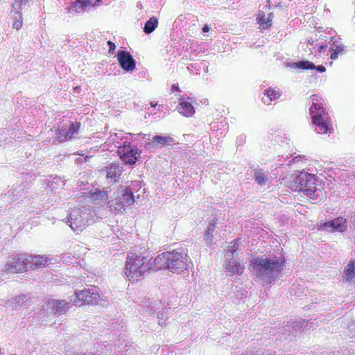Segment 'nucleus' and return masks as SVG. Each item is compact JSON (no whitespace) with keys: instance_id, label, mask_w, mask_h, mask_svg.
Instances as JSON below:
<instances>
[{"instance_id":"25","label":"nucleus","mask_w":355,"mask_h":355,"mask_svg":"<svg viewBox=\"0 0 355 355\" xmlns=\"http://www.w3.org/2000/svg\"><path fill=\"white\" fill-rule=\"evenodd\" d=\"M158 20L156 17H151L145 24L144 31L146 33H150L157 27Z\"/></svg>"},{"instance_id":"31","label":"nucleus","mask_w":355,"mask_h":355,"mask_svg":"<svg viewBox=\"0 0 355 355\" xmlns=\"http://www.w3.org/2000/svg\"><path fill=\"white\" fill-rule=\"evenodd\" d=\"M92 198L94 200L105 201L107 199V195L105 191H96L92 193Z\"/></svg>"},{"instance_id":"24","label":"nucleus","mask_w":355,"mask_h":355,"mask_svg":"<svg viewBox=\"0 0 355 355\" xmlns=\"http://www.w3.org/2000/svg\"><path fill=\"white\" fill-rule=\"evenodd\" d=\"M256 182L259 185L265 184L268 180V172L264 171L263 169H257L254 171V174Z\"/></svg>"},{"instance_id":"9","label":"nucleus","mask_w":355,"mask_h":355,"mask_svg":"<svg viewBox=\"0 0 355 355\" xmlns=\"http://www.w3.org/2000/svg\"><path fill=\"white\" fill-rule=\"evenodd\" d=\"M75 296L76 300H73V302L78 306L92 304L94 302H96L99 297L97 293L91 292L90 289L87 288L76 291Z\"/></svg>"},{"instance_id":"29","label":"nucleus","mask_w":355,"mask_h":355,"mask_svg":"<svg viewBox=\"0 0 355 355\" xmlns=\"http://www.w3.org/2000/svg\"><path fill=\"white\" fill-rule=\"evenodd\" d=\"M295 64L297 68L302 69H313L315 68V65L309 60H302L297 62Z\"/></svg>"},{"instance_id":"5","label":"nucleus","mask_w":355,"mask_h":355,"mask_svg":"<svg viewBox=\"0 0 355 355\" xmlns=\"http://www.w3.org/2000/svg\"><path fill=\"white\" fill-rule=\"evenodd\" d=\"M305 179L306 184H303L304 187V189L302 190L303 194L313 200V203L322 201L325 197V191L315 186H311V184H315L316 181L315 176L311 174H306Z\"/></svg>"},{"instance_id":"21","label":"nucleus","mask_w":355,"mask_h":355,"mask_svg":"<svg viewBox=\"0 0 355 355\" xmlns=\"http://www.w3.org/2000/svg\"><path fill=\"white\" fill-rule=\"evenodd\" d=\"M173 141V138L171 136L155 135L152 138V141L159 147L171 145Z\"/></svg>"},{"instance_id":"3","label":"nucleus","mask_w":355,"mask_h":355,"mask_svg":"<svg viewBox=\"0 0 355 355\" xmlns=\"http://www.w3.org/2000/svg\"><path fill=\"white\" fill-rule=\"evenodd\" d=\"M169 270L173 272L180 273L189 268V257L182 249L168 251Z\"/></svg>"},{"instance_id":"26","label":"nucleus","mask_w":355,"mask_h":355,"mask_svg":"<svg viewBox=\"0 0 355 355\" xmlns=\"http://www.w3.org/2000/svg\"><path fill=\"white\" fill-rule=\"evenodd\" d=\"M216 224V219L214 218L211 220V222L209 223V226L207 227V230H205V239L206 241H208L209 243H211L214 232L215 230Z\"/></svg>"},{"instance_id":"4","label":"nucleus","mask_w":355,"mask_h":355,"mask_svg":"<svg viewBox=\"0 0 355 355\" xmlns=\"http://www.w3.org/2000/svg\"><path fill=\"white\" fill-rule=\"evenodd\" d=\"M120 194L110 202V207L114 214L121 213L135 202V196L131 188L121 186Z\"/></svg>"},{"instance_id":"16","label":"nucleus","mask_w":355,"mask_h":355,"mask_svg":"<svg viewBox=\"0 0 355 355\" xmlns=\"http://www.w3.org/2000/svg\"><path fill=\"white\" fill-rule=\"evenodd\" d=\"M28 269H36L44 267L47 263V258L42 255L28 256Z\"/></svg>"},{"instance_id":"6","label":"nucleus","mask_w":355,"mask_h":355,"mask_svg":"<svg viewBox=\"0 0 355 355\" xmlns=\"http://www.w3.org/2000/svg\"><path fill=\"white\" fill-rule=\"evenodd\" d=\"M28 270V258L22 254H12L4 267V271L7 273L23 272Z\"/></svg>"},{"instance_id":"32","label":"nucleus","mask_w":355,"mask_h":355,"mask_svg":"<svg viewBox=\"0 0 355 355\" xmlns=\"http://www.w3.org/2000/svg\"><path fill=\"white\" fill-rule=\"evenodd\" d=\"M27 0H15L12 5V11L15 12H20L22 5L26 3Z\"/></svg>"},{"instance_id":"39","label":"nucleus","mask_w":355,"mask_h":355,"mask_svg":"<svg viewBox=\"0 0 355 355\" xmlns=\"http://www.w3.org/2000/svg\"><path fill=\"white\" fill-rule=\"evenodd\" d=\"M209 30H210V28L207 25H205L202 27V31L203 32H208V31H209Z\"/></svg>"},{"instance_id":"38","label":"nucleus","mask_w":355,"mask_h":355,"mask_svg":"<svg viewBox=\"0 0 355 355\" xmlns=\"http://www.w3.org/2000/svg\"><path fill=\"white\" fill-rule=\"evenodd\" d=\"M326 48H327V46L320 45L318 47L319 53H322V51H324Z\"/></svg>"},{"instance_id":"10","label":"nucleus","mask_w":355,"mask_h":355,"mask_svg":"<svg viewBox=\"0 0 355 355\" xmlns=\"http://www.w3.org/2000/svg\"><path fill=\"white\" fill-rule=\"evenodd\" d=\"M46 309L54 315L65 314L69 310V303L63 300L49 299L46 301Z\"/></svg>"},{"instance_id":"27","label":"nucleus","mask_w":355,"mask_h":355,"mask_svg":"<svg viewBox=\"0 0 355 355\" xmlns=\"http://www.w3.org/2000/svg\"><path fill=\"white\" fill-rule=\"evenodd\" d=\"M264 94H265V95L267 96L268 100L266 101L264 98H263V100L264 103H267V104H270L272 101L277 99L280 96V94L279 93V92L275 91L272 89H266L265 91Z\"/></svg>"},{"instance_id":"20","label":"nucleus","mask_w":355,"mask_h":355,"mask_svg":"<svg viewBox=\"0 0 355 355\" xmlns=\"http://www.w3.org/2000/svg\"><path fill=\"white\" fill-rule=\"evenodd\" d=\"M121 168L116 164H112L107 167L106 178L116 181V178L121 175Z\"/></svg>"},{"instance_id":"7","label":"nucleus","mask_w":355,"mask_h":355,"mask_svg":"<svg viewBox=\"0 0 355 355\" xmlns=\"http://www.w3.org/2000/svg\"><path fill=\"white\" fill-rule=\"evenodd\" d=\"M118 155L125 164H135L139 157L138 149L130 144H124L117 150Z\"/></svg>"},{"instance_id":"33","label":"nucleus","mask_w":355,"mask_h":355,"mask_svg":"<svg viewBox=\"0 0 355 355\" xmlns=\"http://www.w3.org/2000/svg\"><path fill=\"white\" fill-rule=\"evenodd\" d=\"M332 51H335L337 53H342L345 51V46L343 44L335 45L331 48Z\"/></svg>"},{"instance_id":"11","label":"nucleus","mask_w":355,"mask_h":355,"mask_svg":"<svg viewBox=\"0 0 355 355\" xmlns=\"http://www.w3.org/2000/svg\"><path fill=\"white\" fill-rule=\"evenodd\" d=\"M117 60L120 67L125 71H131L135 69L136 63L130 53L119 51L117 53Z\"/></svg>"},{"instance_id":"8","label":"nucleus","mask_w":355,"mask_h":355,"mask_svg":"<svg viewBox=\"0 0 355 355\" xmlns=\"http://www.w3.org/2000/svg\"><path fill=\"white\" fill-rule=\"evenodd\" d=\"M312 123L318 128L322 134L331 133L333 127L328 112L323 114H317L311 117Z\"/></svg>"},{"instance_id":"19","label":"nucleus","mask_w":355,"mask_h":355,"mask_svg":"<svg viewBox=\"0 0 355 355\" xmlns=\"http://www.w3.org/2000/svg\"><path fill=\"white\" fill-rule=\"evenodd\" d=\"M272 14L270 13L266 19L264 12H259L257 17V22L262 29H267L272 26Z\"/></svg>"},{"instance_id":"28","label":"nucleus","mask_w":355,"mask_h":355,"mask_svg":"<svg viewBox=\"0 0 355 355\" xmlns=\"http://www.w3.org/2000/svg\"><path fill=\"white\" fill-rule=\"evenodd\" d=\"M103 0H77L76 3L80 4L83 7L99 6Z\"/></svg>"},{"instance_id":"30","label":"nucleus","mask_w":355,"mask_h":355,"mask_svg":"<svg viewBox=\"0 0 355 355\" xmlns=\"http://www.w3.org/2000/svg\"><path fill=\"white\" fill-rule=\"evenodd\" d=\"M17 16L15 18V21L12 24V28L16 30L21 28L23 25L22 14L21 12H15Z\"/></svg>"},{"instance_id":"35","label":"nucleus","mask_w":355,"mask_h":355,"mask_svg":"<svg viewBox=\"0 0 355 355\" xmlns=\"http://www.w3.org/2000/svg\"><path fill=\"white\" fill-rule=\"evenodd\" d=\"M107 44L109 46V50H108V52L110 53H112L113 51H114V49H116V45L114 42H112V41H108L107 42Z\"/></svg>"},{"instance_id":"1","label":"nucleus","mask_w":355,"mask_h":355,"mask_svg":"<svg viewBox=\"0 0 355 355\" xmlns=\"http://www.w3.org/2000/svg\"><path fill=\"white\" fill-rule=\"evenodd\" d=\"M284 257L271 259L268 257H257L249 264L252 275L257 279H264L267 283L274 282L282 274L285 267Z\"/></svg>"},{"instance_id":"14","label":"nucleus","mask_w":355,"mask_h":355,"mask_svg":"<svg viewBox=\"0 0 355 355\" xmlns=\"http://www.w3.org/2000/svg\"><path fill=\"white\" fill-rule=\"evenodd\" d=\"M245 266L238 260L231 258L226 261V272L229 275H242L245 270Z\"/></svg>"},{"instance_id":"23","label":"nucleus","mask_w":355,"mask_h":355,"mask_svg":"<svg viewBox=\"0 0 355 355\" xmlns=\"http://www.w3.org/2000/svg\"><path fill=\"white\" fill-rule=\"evenodd\" d=\"M345 277L347 282L355 281V260H351L345 270Z\"/></svg>"},{"instance_id":"34","label":"nucleus","mask_w":355,"mask_h":355,"mask_svg":"<svg viewBox=\"0 0 355 355\" xmlns=\"http://www.w3.org/2000/svg\"><path fill=\"white\" fill-rule=\"evenodd\" d=\"M232 243L233 244L232 248V250H228V252L230 253V254L232 256L234 255V252L238 250L239 247V239L234 240Z\"/></svg>"},{"instance_id":"13","label":"nucleus","mask_w":355,"mask_h":355,"mask_svg":"<svg viewBox=\"0 0 355 355\" xmlns=\"http://www.w3.org/2000/svg\"><path fill=\"white\" fill-rule=\"evenodd\" d=\"M178 110L180 114L186 117H191L195 114V109L191 103V98L189 97L182 96L179 99Z\"/></svg>"},{"instance_id":"2","label":"nucleus","mask_w":355,"mask_h":355,"mask_svg":"<svg viewBox=\"0 0 355 355\" xmlns=\"http://www.w3.org/2000/svg\"><path fill=\"white\" fill-rule=\"evenodd\" d=\"M149 270V259L142 253L130 252L127 256L123 272L131 284L143 280L146 272Z\"/></svg>"},{"instance_id":"12","label":"nucleus","mask_w":355,"mask_h":355,"mask_svg":"<svg viewBox=\"0 0 355 355\" xmlns=\"http://www.w3.org/2000/svg\"><path fill=\"white\" fill-rule=\"evenodd\" d=\"M80 126L81 123L79 121H71L67 131L59 130L58 135L60 141L62 142L75 138L80 129Z\"/></svg>"},{"instance_id":"37","label":"nucleus","mask_w":355,"mask_h":355,"mask_svg":"<svg viewBox=\"0 0 355 355\" xmlns=\"http://www.w3.org/2000/svg\"><path fill=\"white\" fill-rule=\"evenodd\" d=\"M338 53H337L335 51H333V53L330 55L331 60H336L338 58Z\"/></svg>"},{"instance_id":"40","label":"nucleus","mask_w":355,"mask_h":355,"mask_svg":"<svg viewBox=\"0 0 355 355\" xmlns=\"http://www.w3.org/2000/svg\"><path fill=\"white\" fill-rule=\"evenodd\" d=\"M172 89H173V92L180 91V89H179L178 86H177L175 85H173Z\"/></svg>"},{"instance_id":"18","label":"nucleus","mask_w":355,"mask_h":355,"mask_svg":"<svg viewBox=\"0 0 355 355\" xmlns=\"http://www.w3.org/2000/svg\"><path fill=\"white\" fill-rule=\"evenodd\" d=\"M324 104L318 98H313L312 105L309 107V114L311 115V118L313 116L317 114H323L327 113Z\"/></svg>"},{"instance_id":"15","label":"nucleus","mask_w":355,"mask_h":355,"mask_svg":"<svg viewBox=\"0 0 355 355\" xmlns=\"http://www.w3.org/2000/svg\"><path fill=\"white\" fill-rule=\"evenodd\" d=\"M167 254L168 251L157 255L155 258L153 263L150 266V270L157 271L165 268L169 269L168 256Z\"/></svg>"},{"instance_id":"17","label":"nucleus","mask_w":355,"mask_h":355,"mask_svg":"<svg viewBox=\"0 0 355 355\" xmlns=\"http://www.w3.org/2000/svg\"><path fill=\"white\" fill-rule=\"evenodd\" d=\"M346 219L343 217H338L333 220L324 223V227H331L334 230L343 232L347 227Z\"/></svg>"},{"instance_id":"41","label":"nucleus","mask_w":355,"mask_h":355,"mask_svg":"<svg viewBox=\"0 0 355 355\" xmlns=\"http://www.w3.org/2000/svg\"><path fill=\"white\" fill-rule=\"evenodd\" d=\"M150 105H151V107H156V106H157V103H155V102L151 101V102L150 103Z\"/></svg>"},{"instance_id":"22","label":"nucleus","mask_w":355,"mask_h":355,"mask_svg":"<svg viewBox=\"0 0 355 355\" xmlns=\"http://www.w3.org/2000/svg\"><path fill=\"white\" fill-rule=\"evenodd\" d=\"M68 222L69 223V226L74 232L82 231L85 225L84 220L81 218V216L76 217L74 218L71 217L68 220Z\"/></svg>"},{"instance_id":"36","label":"nucleus","mask_w":355,"mask_h":355,"mask_svg":"<svg viewBox=\"0 0 355 355\" xmlns=\"http://www.w3.org/2000/svg\"><path fill=\"white\" fill-rule=\"evenodd\" d=\"M318 71L323 73L326 71V68L322 65H319L318 67H315V68Z\"/></svg>"}]
</instances>
